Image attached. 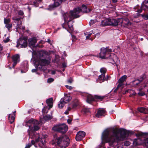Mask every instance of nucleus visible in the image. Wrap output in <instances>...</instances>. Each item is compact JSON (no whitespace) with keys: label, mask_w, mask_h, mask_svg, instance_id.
<instances>
[{"label":"nucleus","mask_w":148,"mask_h":148,"mask_svg":"<svg viewBox=\"0 0 148 148\" xmlns=\"http://www.w3.org/2000/svg\"><path fill=\"white\" fill-rule=\"evenodd\" d=\"M129 133V131L121 128L114 130L112 134L109 136L110 131L106 129L103 133L102 138L106 142L108 143L110 146L114 147V148H122L121 146L119 145L118 141L125 139Z\"/></svg>","instance_id":"f257e3e1"},{"label":"nucleus","mask_w":148,"mask_h":148,"mask_svg":"<svg viewBox=\"0 0 148 148\" xmlns=\"http://www.w3.org/2000/svg\"><path fill=\"white\" fill-rule=\"evenodd\" d=\"M69 139L66 136L58 137L56 135L54 137L52 144L53 145L56 143L57 145L62 148H65L68 146Z\"/></svg>","instance_id":"f03ea898"},{"label":"nucleus","mask_w":148,"mask_h":148,"mask_svg":"<svg viewBox=\"0 0 148 148\" xmlns=\"http://www.w3.org/2000/svg\"><path fill=\"white\" fill-rule=\"evenodd\" d=\"M90 10L89 9H87L86 7L84 5H82L81 8L78 7L74 9L73 11H71L70 14L72 15V17L69 18L70 19L73 18H77L79 16L78 14L81 12H88Z\"/></svg>","instance_id":"7ed1b4c3"},{"label":"nucleus","mask_w":148,"mask_h":148,"mask_svg":"<svg viewBox=\"0 0 148 148\" xmlns=\"http://www.w3.org/2000/svg\"><path fill=\"white\" fill-rule=\"evenodd\" d=\"M27 123H31L33 125L34 128L31 126H29V129L28 130V133L29 134V138H34V136H32L34 131L38 130L39 129V127L38 125L39 124V123L37 121L34 119H30L28 121Z\"/></svg>","instance_id":"20e7f679"},{"label":"nucleus","mask_w":148,"mask_h":148,"mask_svg":"<svg viewBox=\"0 0 148 148\" xmlns=\"http://www.w3.org/2000/svg\"><path fill=\"white\" fill-rule=\"evenodd\" d=\"M49 63V61L48 60L39 58L35 61L34 64L38 69L45 71L46 69L45 66Z\"/></svg>","instance_id":"39448f33"},{"label":"nucleus","mask_w":148,"mask_h":148,"mask_svg":"<svg viewBox=\"0 0 148 148\" xmlns=\"http://www.w3.org/2000/svg\"><path fill=\"white\" fill-rule=\"evenodd\" d=\"M72 99L71 97L69 95L65 94L64 97L62 98L58 104V108H62L64 105L69 102Z\"/></svg>","instance_id":"423d86ee"},{"label":"nucleus","mask_w":148,"mask_h":148,"mask_svg":"<svg viewBox=\"0 0 148 148\" xmlns=\"http://www.w3.org/2000/svg\"><path fill=\"white\" fill-rule=\"evenodd\" d=\"M53 130L62 133H65L67 130L68 127L65 124L56 125L54 126L52 128Z\"/></svg>","instance_id":"0eeeda50"},{"label":"nucleus","mask_w":148,"mask_h":148,"mask_svg":"<svg viewBox=\"0 0 148 148\" xmlns=\"http://www.w3.org/2000/svg\"><path fill=\"white\" fill-rule=\"evenodd\" d=\"M86 96L87 97L86 101L89 103H90L91 102L95 101L96 99L101 100L104 98V97H101L97 95H95L93 97L91 95L86 94Z\"/></svg>","instance_id":"6e6552de"},{"label":"nucleus","mask_w":148,"mask_h":148,"mask_svg":"<svg viewBox=\"0 0 148 148\" xmlns=\"http://www.w3.org/2000/svg\"><path fill=\"white\" fill-rule=\"evenodd\" d=\"M133 144L135 146L143 144L148 148V138L145 139L143 141L139 138L135 139L133 142Z\"/></svg>","instance_id":"1a4fd4ad"},{"label":"nucleus","mask_w":148,"mask_h":148,"mask_svg":"<svg viewBox=\"0 0 148 148\" xmlns=\"http://www.w3.org/2000/svg\"><path fill=\"white\" fill-rule=\"evenodd\" d=\"M64 17V23L62 25V26L63 27L66 29L67 31H69L68 29V25H67V23L68 21H71L74 18H73L71 19H70L69 18L72 17V15L71 14V15L68 13H66L64 14L63 15Z\"/></svg>","instance_id":"9d476101"},{"label":"nucleus","mask_w":148,"mask_h":148,"mask_svg":"<svg viewBox=\"0 0 148 148\" xmlns=\"http://www.w3.org/2000/svg\"><path fill=\"white\" fill-rule=\"evenodd\" d=\"M112 51V49L106 48H102L99 53V56L101 58H108L107 55L108 54V52Z\"/></svg>","instance_id":"9b49d317"},{"label":"nucleus","mask_w":148,"mask_h":148,"mask_svg":"<svg viewBox=\"0 0 148 148\" xmlns=\"http://www.w3.org/2000/svg\"><path fill=\"white\" fill-rule=\"evenodd\" d=\"M27 46V40L25 39L20 38L18 41L16 47L18 48H25Z\"/></svg>","instance_id":"f8f14e48"},{"label":"nucleus","mask_w":148,"mask_h":148,"mask_svg":"<svg viewBox=\"0 0 148 148\" xmlns=\"http://www.w3.org/2000/svg\"><path fill=\"white\" fill-rule=\"evenodd\" d=\"M85 133L82 131L79 132L77 134L76 136V140L77 141L81 140L85 136Z\"/></svg>","instance_id":"ddd939ff"},{"label":"nucleus","mask_w":148,"mask_h":148,"mask_svg":"<svg viewBox=\"0 0 148 148\" xmlns=\"http://www.w3.org/2000/svg\"><path fill=\"white\" fill-rule=\"evenodd\" d=\"M108 79L107 74L105 75L103 74H101V75L99 76L98 78L97 79V81L98 82L101 83L105 80H107Z\"/></svg>","instance_id":"4468645a"},{"label":"nucleus","mask_w":148,"mask_h":148,"mask_svg":"<svg viewBox=\"0 0 148 148\" xmlns=\"http://www.w3.org/2000/svg\"><path fill=\"white\" fill-rule=\"evenodd\" d=\"M47 135L45 134L43 135H40L37 139H36V142H37L38 141H40L41 143L44 145L45 143V138H47Z\"/></svg>","instance_id":"2eb2a0df"},{"label":"nucleus","mask_w":148,"mask_h":148,"mask_svg":"<svg viewBox=\"0 0 148 148\" xmlns=\"http://www.w3.org/2000/svg\"><path fill=\"white\" fill-rule=\"evenodd\" d=\"M106 113V111L104 109H99L96 114V116L97 117L101 118L102 116H104Z\"/></svg>","instance_id":"dca6fc26"},{"label":"nucleus","mask_w":148,"mask_h":148,"mask_svg":"<svg viewBox=\"0 0 148 148\" xmlns=\"http://www.w3.org/2000/svg\"><path fill=\"white\" fill-rule=\"evenodd\" d=\"M12 59L14 62L13 66L14 67L16 64L19 61V56L18 54L13 56L12 57Z\"/></svg>","instance_id":"f3484780"},{"label":"nucleus","mask_w":148,"mask_h":148,"mask_svg":"<svg viewBox=\"0 0 148 148\" xmlns=\"http://www.w3.org/2000/svg\"><path fill=\"white\" fill-rule=\"evenodd\" d=\"M37 40L35 38H32L29 39V45L33 47H34L35 44L37 42Z\"/></svg>","instance_id":"a211bd4d"},{"label":"nucleus","mask_w":148,"mask_h":148,"mask_svg":"<svg viewBox=\"0 0 148 148\" xmlns=\"http://www.w3.org/2000/svg\"><path fill=\"white\" fill-rule=\"evenodd\" d=\"M146 78L145 75H143L139 79V80H136L133 82L134 85L135 86H137L139 83L140 81H141L143 80Z\"/></svg>","instance_id":"6ab92c4d"},{"label":"nucleus","mask_w":148,"mask_h":148,"mask_svg":"<svg viewBox=\"0 0 148 148\" xmlns=\"http://www.w3.org/2000/svg\"><path fill=\"white\" fill-rule=\"evenodd\" d=\"M15 112H13L12 115H11L10 114H9L8 116L9 120L10 123H12L14 121L15 118Z\"/></svg>","instance_id":"aec40b11"},{"label":"nucleus","mask_w":148,"mask_h":148,"mask_svg":"<svg viewBox=\"0 0 148 148\" xmlns=\"http://www.w3.org/2000/svg\"><path fill=\"white\" fill-rule=\"evenodd\" d=\"M109 25L116 26L118 24V22L115 19L109 18Z\"/></svg>","instance_id":"412c9836"},{"label":"nucleus","mask_w":148,"mask_h":148,"mask_svg":"<svg viewBox=\"0 0 148 148\" xmlns=\"http://www.w3.org/2000/svg\"><path fill=\"white\" fill-rule=\"evenodd\" d=\"M53 100V98H51L47 99L46 101V102L48 104V106H49V110L50 108L52 107Z\"/></svg>","instance_id":"4be33fe9"},{"label":"nucleus","mask_w":148,"mask_h":148,"mask_svg":"<svg viewBox=\"0 0 148 148\" xmlns=\"http://www.w3.org/2000/svg\"><path fill=\"white\" fill-rule=\"evenodd\" d=\"M112 55L113 56V60L114 61V63L115 64L117 68H118V64L119 63V60L118 58L117 57L116 55H114L113 54Z\"/></svg>","instance_id":"5701e85b"},{"label":"nucleus","mask_w":148,"mask_h":148,"mask_svg":"<svg viewBox=\"0 0 148 148\" xmlns=\"http://www.w3.org/2000/svg\"><path fill=\"white\" fill-rule=\"evenodd\" d=\"M109 18H106L102 20L101 22V25L102 26L109 25Z\"/></svg>","instance_id":"b1692460"},{"label":"nucleus","mask_w":148,"mask_h":148,"mask_svg":"<svg viewBox=\"0 0 148 148\" xmlns=\"http://www.w3.org/2000/svg\"><path fill=\"white\" fill-rule=\"evenodd\" d=\"M138 110L141 113L145 114H147L148 113V109L144 108H138Z\"/></svg>","instance_id":"393cba45"},{"label":"nucleus","mask_w":148,"mask_h":148,"mask_svg":"<svg viewBox=\"0 0 148 148\" xmlns=\"http://www.w3.org/2000/svg\"><path fill=\"white\" fill-rule=\"evenodd\" d=\"M65 0H54V5L55 7L59 6L61 3L62 1H65Z\"/></svg>","instance_id":"a878e982"},{"label":"nucleus","mask_w":148,"mask_h":148,"mask_svg":"<svg viewBox=\"0 0 148 148\" xmlns=\"http://www.w3.org/2000/svg\"><path fill=\"white\" fill-rule=\"evenodd\" d=\"M67 25H68V27L69 29L71 31H73V25H72V22L71 21H68V22L67 23Z\"/></svg>","instance_id":"bb28decb"},{"label":"nucleus","mask_w":148,"mask_h":148,"mask_svg":"<svg viewBox=\"0 0 148 148\" xmlns=\"http://www.w3.org/2000/svg\"><path fill=\"white\" fill-rule=\"evenodd\" d=\"M121 21H122V22L123 23V25H124V24H125V25H131L130 23L129 22V20L127 19H121Z\"/></svg>","instance_id":"cd10ccee"},{"label":"nucleus","mask_w":148,"mask_h":148,"mask_svg":"<svg viewBox=\"0 0 148 148\" xmlns=\"http://www.w3.org/2000/svg\"><path fill=\"white\" fill-rule=\"evenodd\" d=\"M127 77V76L126 75H124L119 79L118 81L123 83L124 82L126 79Z\"/></svg>","instance_id":"c85d7f7f"},{"label":"nucleus","mask_w":148,"mask_h":148,"mask_svg":"<svg viewBox=\"0 0 148 148\" xmlns=\"http://www.w3.org/2000/svg\"><path fill=\"white\" fill-rule=\"evenodd\" d=\"M118 83L119 84L115 89L116 90H117L119 88L121 87L122 88L123 86V83L120 82H118Z\"/></svg>","instance_id":"c756f323"},{"label":"nucleus","mask_w":148,"mask_h":148,"mask_svg":"<svg viewBox=\"0 0 148 148\" xmlns=\"http://www.w3.org/2000/svg\"><path fill=\"white\" fill-rule=\"evenodd\" d=\"M52 118V116L51 115H47L44 117L43 119L45 120H47L51 119Z\"/></svg>","instance_id":"7c9ffc66"},{"label":"nucleus","mask_w":148,"mask_h":148,"mask_svg":"<svg viewBox=\"0 0 148 148\" xmlns=\"http://www.w3.org/2000/svg\"><path fill=\"white\" fill-rule=\"evenodd\" d=\"M78 101L77 99H75L74 101V103L73 105L72 108H75L78 105Z\"/></svg>","instance_id":"2f4dec72"},{"label":"nucleus","mask_w":148,"mask_h":148,"mask_svg":"<svg viewBox=\"0 0 148 148\" xmlns=\"http://www.w3.org/2000/svg\"><path fill=\"white\" fill-rule=\"evenodd\" d=\"M106 69L104 68H102L100 69V72L101 73V74H103L104 75H106Z\"/></svg>","instance_id":"473e14b6"},{"label":"nucleus","mask_w":148,"mask_h":148,"mask_svg":"<svg viewBox=\"0 0 148 148\" xmlns=\"http://www.w3.org/2000/svg\"><path fill=\"white\" fill-rule=\"evenodd\" d=\"M97 22V20L96 19L91 20L89 22L90 26H91L92 25L96 23Z\"/></svg>","instance_id":"72a5a7b5"},{"label":"nucleus","mask_w":148,"mask_h":148,"mask_svg":"<svg viewBox=\"0 0 148 148\" xmlns=\"http://www.w3.org/2000/svg\"><path fill=\"white\" fill-rule=\"evenodd\" d=\"M31 142L32 144H28L26 145L25 148H29L30 147L32 146V145L34 144L35 143V141L34 140H32Z\"/></svg>","instance_id":"f704fd0d"},{"label":"nucleus","mask_w":148,"mask_h":148,"mask_svg":"<svg viewBox=\"0 0 148 148\" xmlns=\"http://www.w3.org/2000/svg\"><path fill=\"white\" fill-rule=\"evenodd\" d=\"M142 16L145 20H148V14H143L142 15Z\"/></svg>","instance_id":"c9c22d12"},{"label":"nucleus","mask_w":148,"mask_h":148,"mask_svg":"<svg viewBox=\"0 0 148 148\" xmlns=\"http://www.w3.org/2000/svg\"><path fill=\"white\" fill-rule=\"evenodd\" d=\"M12 27V24H6L5 27L7 28L8 29H10Z\"/></svg>","instance_id":"e433bc0d"},{"label":"nucleus","mask_w":148,"mask_h":148,"mask_svg":"<svg viewBox=\"0 0 148 148\" xmlns=\"http://www.w3.org/2000/svg\"><path fill=\"white\" fill-rule=\"evenodd\" d=\"M10 21V19H6L5 18L4 20V22L5 24H8Z\"/></svg>","instance_id":"4c0bfd02"},{"label":"nucleus","mask_w":148,"mask_h":148,"mask_svg":"<svg viewBox=\"0 0 148 148\" xmlns=\"http://www.w3.org/2000/svg\"><path fill=\"white\" fill-rule=\"evenodd\" d=\"M77 40L75 36L74 35H72V40L73 42H75Z\"/></svg>","instance_id":"58836bf2"},{"label":"nucleus","mask_w":148,"mask_h":148,"mask_svg":"<svg viewBox=\"0 0 148 148\" xmlns=\"http://www.w3.org/2000/svg\"><path fill=\"white\" fill-rule=\"evenodd\" d=\"M47 110V107H44L43 108L42 110V112L43 113L45 114L47 112V111H46Z\"/></svg>","instance_id":"ea45409f"},{"label":"nucleus","mask_w":148,"mask_h":148,"mask_svg":"<svg viewBox=\"0 0 148 148\" xmlns=\"http://www.w3.org/2000/svg\"><path fill=\"white\" fill-rule=\"evenodd\" d=\"M55 7L54 5H50L49 6V8L48 9V10H51L53 9Z\"/></svg>","instance_id":"a19ab883"},{"label":"nucleus","mask_w":148,"mask_h":148,"mask_svg":"<svg viewBox=\"0 0 148 148\" xmlns=\"http://www.w3.org/2000/svg\"><path fill=\"white\" fill-rule=\"evenodd\" d=\"M41 1V0H40L38 2H34V5L36 6L37 7L38 6V4Z\"/></svg>","instance_id":"79ce46f5"},{"label":"nucleus","mask_w":148,"mask_h":148,"mask_svg":"<svg viewBox=\"0 0 148 148\" xmlns=\"http://www.w3.org/2000/svg\"><path fill=\"white\" fill-rule=\"evenodd\" d=\"M84 112L85 113L89 112H90V111L89 109H84Z\"/></svg>","instance_id":"37998d69"},{"label":"nucleus","mask_w":148,"mask_h":148,"mask_svg":"<svg viewBox=\"0 0 148 148\" xmlns=\"http://www.w3.org/2000/svg\"><path fill=\"white\" fill-rule=\"evenodd\" d=\"M138 94L140 96H143L144 95H145V94L144 92H140L138 93Z\"/></svg>","instance_id":"c03bdc74"},{"label":"nucleus","mask_w":148,"mask_h":148,"mask_svg":"<svg viewBox=\"0 0 148 148\" xmlns=\"http://www.w3.org/2000/svg\"><path fill=\"white\" fill-rule=\"evenodd\" d=\"M65 86L67 88L69 89V90H72V89L73 88V87H72L71 86H69L68 85H66V86Z\"/></svg>","instance_id":"a18cd8bd"},{"label":"nucleus","mask_w":148,"mask_h":148,"mask_svg":"<svg viewBox=\"0 0 148 148\" xmlns=\"http://www.w3.org/2000/svg\"><path fill=\"white\" fill-rule=\"evenodd\" d=\"M73 82V80L71 78H70L67 80V82L68 83L71 84Z\"/></svg>","instance_id":"49530a36"},{"label":"nucleus","mask_w":148,"mask_h":148,"mask_svg":"<svg viewBox=\"0 0 148 148\" xmlns=\"http://www.w3.org/2000/svg\"><path fill=\"white\" fill-rule=\"evenodd\" d=\"M54 80V79L52 78H50L48 79L47 80L48 82H53Z\"/></svg>","instance_id":"de8ad7c7"},{"label":"nucleus","mask_w":148,"mask_h":148,"mask_svg":"<svg viewBox=\"0 0 148 148\" xmlns=\"http://www.w3.org/2000/svg\"><path fill=\"white\" fill-rule=\"evenodd\" d=\"M92 34L91 33H89L88 34V35L86 37V39L87 40H88L90 38V37L91 36Z\"/></svg>","instance_id":"09e8293b"},{"label":"nucleus","mask_w":148,"mask_h":148,"mask_svg":"<svg viewBox=\"0 0 148 148\" xmlns=\"http://www.w3.org/2000/svg\"><path fill=\"white\" fill-rule=\"evenodd\" d=\"M12 19L14 21V22H15L16 21H18L20 20V18H13Z\"/></svg>","instance_id":"8fccbe9b"},{"label":"nucleus","mask_w":148,"mask_h":148,"mask_svg":"<svg viewBox=\"0 0 148 148\" xmlns=\"http://www.w3.org/2000/svg\"><path fill=\"white\" fill-rule=\"evenodd\" d=\"M130 144V143L128 141H126L125 144V145L126 146H128V145H129Z\"/></svg>","instance_id":"3c124183"},{"label":"nucleus","mask_w":148,"mask_h":148,"mask_svg":"<svg viewBox=\"0 0 148 148\" xmlns=\"http://www.w3.org/2000/svg\"><path fill=\"white\" fill-rule=\"evenodd\" d=\"M121 19H123L122 18H120L119 19V22H118V23H121V25H123V23L122 22V21H121Z\"/></svg>","instance_id":"603ef678"},{"label":"nucleus","mask_w":148,"mask_h":148,"mask_svg":"<svg viewBox=\"0 0 148 148\" xmlns=\"http://www.w3.org/2000/svg\"><path fill=\"white\" fill-rule=\"evenodd\" d=\"M72 121V119H67V122L68 123L71 124V123Z\"/></svg>","instance_id":"864d4df0"},{"label":"nucleus","mask_w":148,"mask_h":148,"mask_svg":"<svg viewBox=\"0 0 148 148\" xmlns=\"http://www.w3.org/2000/svg\"><path fill=\"white\" fill-rule=\"evenodd\" d=\"M10 40L9 38L7 37L6 40H4V41L5 42H8Z\"/></svg>","instance_id":"5fc2aeb1"},{"label":"nucleus","mask_w":148,"mask_h":148,"mask_svg":"<svg viewBox=\"0 0 148 148\" xmlns=\"http://www.w3.org/2000/svg\"><path fill=\"white\" fill-rule=\"evenodd\" d=\"M18 28H20V29H21V26H20L19 25H18ZM22 29H25V27H22Z\"/></svg>","instance_id":"6e6d98bb"},{"label":"nucleus","mask_w":148,"mask_h":148,"mask_svg":"<svg viewBox=\"0 0 148 148\" xmlns=\"http://www.w3.org/2000/svg\"><path fill=\"white\" fill-rule=\"evenodd\" d=\"M18 14H20L21 15H23V12L22 11H19L18 12Z\"/></svg>","instance_id":"4d7b16f0"},{"label":"nucleus","mask_w":148,"mask_h":148,"mask_svg":"<svg viewBox=\"0 0 148 148\" xmlns=\"http://www.w3.org/2000/svg\"><path fill=\"white\" fill-rule=\"evenodd\" d=\"M144 6L145 7L147 8L148 9V6H147L146 5L143 4L142 5V7H143Z\"/></svg>","instance_id":"13d9d810"},{"label":"nucleus","mask_w":148,"mask_h":148,"mask_svg":"<svg viewBox=\"0 0 148 148\" xmlns=\"http://www.w3.org/2000/svg\"><path fill=\"white\" fill-rule=\"evenodd\" d=\"M64 113L66 114H69V111L67 110H66L64 112Z\"/></svg>","instance_id":"bf43d9fd"},{"label":"nucleus","mask_w":148,"mask_h":148,"mask_svg":"<svg viewBox=\"0 0 148 148\" xmlns=\"http://www.w3.org/2000/svg\"><path fill=\"white\" fill-rule=\"evenodd\" d=\"M138 135L139 136H142L143 135V133H139V134H138Z\"/></svg>","instance_id":"052dcab7"},{"label":"nucleus","mask_w":148,"mask_h":148,"mask_svg":"<svg viewBox=\"0 0 148 148\" xmlns=\"http://www.w3.org/2000/svg\"><path fill=\"white\" fill-rule=\"evenodd\" d=\"M36 69H33L32 70V72H36Z\"/></svg>","instance_id":"680f3d73"},{"label":"nucleus","mask_w":148,"mask_h":148,"mask_svg":"<svg viewBox=\"0 0 148 148\" xmlns=\"http://www.w3.org/2000/svg\"><path fill=\"white\" fill-rule=\"evenodd\" d=\"M71 108L69 107L66 110H67L68 111H69L71 110Z\"/></svg>","instance_id":"e2e57ef3"},{"label":"nucleus","mask_w":148,"mask_h":148,"mask_svg":"<svg viewBox=\"0 0 148 148\" xmlns=\"http://www.w3.org/2000/svg\"><path fill=\"white\" fill-rule=\"evenodd\" d=\"M112 1L113 3H116L117 2V0H112Z\"/></svg>","instance_id":"0e129e2a"},{"label":"nucleus","mask_w":148,"mask_h":148,"mask_svg":"<svg viewBox=\"0 0 148 148\" xmlns=\"http://www.w3.org/2000/svg\"><path fill=\"white\" fill-rule=\"evenodd\" d=\"M142 11V9L139 10H138V12L139 13H140V12H141Z\"/></svg>","instance_id":"69168bd1"},{"label":"nucleus","mask_w":148,"mask_h":148,"mask_svg":"<svg viewBox=\"0 0 148 148\" xmlns=\"http://www.w3.org/2000/svg\"><path fill=\"white\" fill-rule=\"evenodd\" d=\"M47 42H49L50 44H51V43L49 39H48Z\"/></svg>","instance_id":"338daca9"},{"label":"nucleus","mask_w":148,"mask_h":148,"mask_svg":"<svg viewBox=\"0 0 148 148\" xmlns=\"http://www.w3.org/2000/svg\"><path fill=\"white\" fill-rule=\"evenodd\" d=\"M52 73L53 74H54L55 73V71H52Z\"/></svg>","instance_id":"774afa93"}]
</instances>
